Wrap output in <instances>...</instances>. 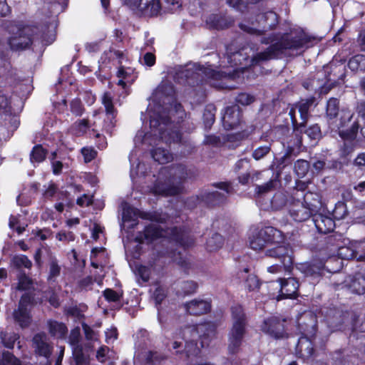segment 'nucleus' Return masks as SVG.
Here are the masks:
<instances>
[{"label":"nucleus","mask_w":365,"mask_h":365,"mask_svg":"<svg viewBox=\"0 0 365 365\" xmlns=\"http://www.w3.org/2000/svg\"><path fill=\"white\" fill-rule=\"evenodd\" d=\"M316 37L307 33L303 29L292 30L282 34L279 38L271 43L264 51L258 53L253 58L255 63L277 58L286 51H297L309 48L314 45Z\"/></svg>","instance_id":"f257e3e1"},{"label":"nucleus","mask_w":365,"mask_h":365,"mask_svg":"<svg viewBox=\"0 0 365 365\" xmlns=\"http://www.w3.org/2000/svg\"><path fill=\"white\" fill-rule=\"evenodd\" d=\"M242 74L243 71L239 68L227 73L216 71L211 66H205L198 63L195 64L192 68L178 71L175 73V78L182 80V83L190 87H195L203 84L207 79L237 81Z\"/></svg>","instance_id":"f03ea898"},{"label":"nucleus","mask_w":365,"mask_h":365,"mask_svg":"<svg viewBox=\"0 0 365 365\" xmlns=\"http://www.w3.org/2000/svg\"><path fill=\"white\" fill-rule=\"evenodd\" d=\"M232 325L227 334V353L230 356L237 354L247 332V319L244 308L240 304L231 307Z\"/></svg>","instance_id":"7ed1b4c3"},{"label":"nucleus","mask_w":365,"mask_h":365,"mask_svg":"<svg viewBox=\"0 0 365 365\" xmlns=\"http://www.w3.org/2000/svg\"><path fill=\"white\" fill-rule=\"evenodd\" d=\"M328 336L320 337H311L301 336L295 347L297 357L302 359L304 361H310L311 365H327L324 361H314V349L319 348L324 351Z\"/></svg>","instance_id":"20e7f679"},{"label":"nucleus","mask_w":365,"mask_h":365,"mask_svg":"<svg viewBox=\"0 0 365 365\" xmlns=\"http://www.w3.org/2000/svg\"><path fill=\"white\" fill-rule=\"evenodd\" d=\"M322 76V84L319 86V93L327 94L331 88L344 81L346 78V68L343 63L330 62L323 67L322 71L317 72V75Z\"/></svg>","instance_id":"39448f33"},{"label":"nucleus","mask_w":365,"mask_h":365,"mask_svg":"<svg viewBox=\"0 0 365 365\" xmlns=\"http://www.w3.org/2000/svg\"><path fill=\"white\" fill-rule=\"evenodd\" d=\"M279 24V16L272 11L258 14L255 16V23L252 22V26L245 23H240L239 27L243 31L250 34L262 36L267 31L274 30Z\"/></svg>","instance_id":"423d86ee"},{"label":"nucleus","mask_w":365,"mask_h":365,"mask_svg":"<svg viewBox=\"0 0 365 365\" xmlns=\"http://www.w3.org/2000/svg\"><path fill=\"white\" fill-rule=\"evenodd\" d=\"M331 232V235H327L321 241L319 245V250L329 257L338 252V255L344 258L343 257L345 254H348L349 250V247L346 246L349 240L343 233L334 230Z\"/></svg>","instance_id":"0eeeda50"},{"label":"nucleus","mask_w":365,"mask_h":365,"mask_svg":"<svg viewBox=\"0 0 365 365\" xmlns=\"http://www.w3.org/2000/svg\"><path fill=\"white\" fill-rule=\"evenodd\" d=\"M34 31L29 26L19 27L16 33L9 37L7 43L13 51L29 49L34 42Z\"/></svg>","instance_id":"6e6552de"},{"label":"nucleus","mask_w":365,"mask_h":365,"mask_svg":"<svg viewBox=\"0 0 365 365\" xmlns=\"http://www.w3.org/2000/svg\"><path fill=\"white\" fill-rule=\"evenodd\" d=\"M165 230L166 235L164 238L182 248L184 252L195 245V240L194 237L187 232L185 226H173Z\"/></svg>","instance_id":"1a4fd4ad"},{"label":"nucleus","mask_w":365,"mask_h":365,"mask_svg":"<svg viewBox=\"0 0 365 365\" xmlns=\"http://www.w3.org/2000/svg\"><path fill=\"white\" fill-rule=\"evenodd\" d=\"M297 329L301 336L320 337L324 335L318 333L317 316L311 311H305L297 319Z\"/></svg>","instance_id":"9d476101"},{"label":"nucleus","mask_w":365,"mask_h":365,"mask_svg":"<svg viewBox=\"0 0 365 365\" xmlns=\"http://www.w3.org/2000/svg\"><path fill=\"white\" fill-rule=\"evenodd\" d=\"M312 195L311 192L303 194L304 202H298L289 208V215L294 221L304 222L314 215L313 212L316 211L317 207L308 202L309 196Z\"/></svg>","instance_id":"9b49d317"},{"label":"nucleus","mask_w":365,"mask_h":365,"mask_svg":"<svg viewBox=\"0 0 365 365\" xmlns=\"http://www.w3.org/2000/svg\"><path fill=\"white\" fill-rule=\"evenodd\" d=\"M267 257L277 259L287 268H293V250L289 244H279L265 251Z\"/></svg>","instance_id":"f8f14e48"},{"label":"nucleus","mask_w":365,"mask_h":365,"mask_svg":"<svg viewBox=\"0 0 365 365\" xmlns=\"http://www.w3.org/2000/svg\"><path fill=\"white\" fill-rule=\"evenodd\" d=\"M32 348L36 356L49 359L52 355L53 347L48 341V337L44 331L35 334L31 339Z\"/></svg>","instance_id":"ddd939ff"},{"label":"nucleus","mask_w":365,"mask_h":365,"mask_svg":"<svg viewBox=\"0 0 365 365\" xmlns=\"http://www.w3.org/2000/svg\"><path fill=\"white\" fill-rule=\"evenodd\" d=\"M102 104L105 107L106 118L103 122V130L111 134L113 128L116 123V115L118 110L114 106L113 97L110 92H105L102 97Z\"/></svg>","instance_id":"4468645a"},{"label":"nucleus","mask_w":365,"mask_h":365,"mask_svg":"<svg viewBox=\"0 0 365 365\" xmlns=\"http://www.w3.org/2000/svg\"><path fill=\"white\" fill-rule=\"evenodd\" d=\"M279 292L278 301L284 299H297L299 296V282L295 277L279 278Z\"/></svg>","instance_id":"2eb2a0df"},{"label":"nucleus","mask_w":365,"mask_h":365,"mask_svg":"<svg viewBox=\"0 0 365 365\" xmlns=\"http://www.w3.org/2000/svg\"><path fill=\"white\" fill-rule=\"evenodd\" d=\"M222 125L225 130L237 128L242 121V110L237 104L227 106L222 115Z\"/></svg>","instance_id":"dca6fc26"},{"label":"nucleus","mask_w":365,"mask_h":365,"mask_svg":"<svg viewBox=\"0 0 365 365\" xmlns=\"http://www.w3.org/2000/svg\"><path fill=\"white\" fill-rule=\"evenodd\" d=\"M285 319L272 316L264 320L262 330L276 339L282 338L285 333Z\"/></svg>","instance_id":"f3484780"},{"label":"nucleus","mask_w":365,"mask_h":365,"mask_svg":"<svg viewBox=\"0 0 365 365\" xmlns=\"http://www.w3.org/2000/svg\"><path fill=\"white\" fill-rule=\"evenodd\" d=\"M297 268L305 277L315 279L320 278L324 274L326 266L323 260L313 259L299 264Z\"/></svg>","instance_id":"a211bd4d"},{"label":"nucleus","mask_w":365,"mask_h":365,"mask_svg":"<svg viewBox=\"0 0 365 365\" xmlns=\"http://www.w3.org/2000/svg\"><path fill=\"white\" fill-rule=\"evenodd\" d=\"M165 230L160 226L153 224L146 225L142 232H138L135 238V241L139 244H143L144 241L151 243L157 240L164 238Z\"/></svg>","instance_id":"6ab92c4d"},{"label":"nucleus","mask_w":365,"mask_h":365,"mask_svg":"<svg viewBox=\"0 0 365 365\" xmlns=\"http://www.w3.org/2000/svg\"><path fill=\"white\" fill-rule=\"evenodd\" d=\"M131 9L143 10L150 9L152 15H158L161 10L160 0H124Z\"/></svg>","instance_id":"aec40b11"},{"label":"nucleus","mask_w":365,"mask_h":365,"mask_svg":"<svg viewBox=\"0 0 365 365\" xmlns=\"http://www.w3.org/2000/svg\"><path fill=\"white\" fill-rule=\"evenodd\" d=\"M339 136L343 140V145L340 148L341 155L346 158L353 153L356 147L357 134H356V129L352 128L349 132L341 130Z\"/></svg>","instance_id":"412c9836"},{"label":"nucleus","mask_w":365,"mask_h":365,"mask_svg":"<svg viewBox=\"0 0 365 365\" xmlns=\"http://www.w3.org/2000/svg\"><path fill=\"white\" fill-rule=\"evenodd\" d=\"M46 327L49 335L54 339L66 340L68 329L64 322L56 319H48Z\"/></svg>","instance_id":"4be33fe9"},{"label":"nucleus","mask_w":365,"mask_h":365,"mask_svg":"<svg viewBox=\"0 0 365 365\" xmlns=\"http://www.w3.org/2000/svg\"><path fill=\"white\" fill-rule=\"evenodd\" d=\"M347 286L352 293L365 294V268L360 269L349 277Z\"/></svg>","instance_id":"5701e85b"},{"label":"nucleus","mask_w":365,"mask_h":365,"mask_svg":"<svg viewBox=\"0 0 365 365\" xmlns=\"http://www.w3.org/2000/svg\"><path fill=\"white\" fill-rule=\"evenodd\" d=\"M211 301L203 299H193L185 304L186 311L194 316L207 314L211 310Z\"/></svg>","instance_id":"b1692460"},{"label":"nucleus","mask_w":365,"mask_h":365,"mask_svg":"<svg viewBox=\"0 0 365 365\" xmlns=\"http://www.w3.org/2000/svg\"><path fill=\"white\" fill-rule=\"evenodd\" d=\"M237 277L238 279L244 281L245 287L248 292H255L259 289L261 286L259 279L257 275L250 274V269L248 267H245L243 269L238 271Z\"/></svg>","instance_id":"393cba45"},{"label":"nucleus","mask_w":365,"mask_h":365,"mask_svg":"<svg viewBox=\"0 0 365 365\" xmlns=\"http://www.w3.org/2000/svg\"><path fill=\"white\" fill-rule=\"evenodd\" d=\"M312 221L318 232L322 234L332 232L336 226L334 218L321 213L314 214L312 216Z\"/></svg>","instance_id":"a878e982"},{"label":"nucleus","mask_w":365,"mask_h":365,"mask_svg":"<svg viewBox=\"0 0 365 365\" xmlns=\"http://www.w3.org/2000/svg\"><path fill=\"white\" fill-rule=\"evenodd\" d=\"M354 113L351 110H342L338 124V134L341 130L349 132V130L356 129V134H358L359 123L357 120H353Z\"/></svg>","instance_id":"bb28decb"},{"label":"nucleus","mask_w":365,"mask_h":365,"mask_svg":"<svg viewBox=\"0 0 365 365\" xmlns=\"http://www.w3.org/2000/svg\"><path fill=\"white\" fill-rule=\"evenodd\" d=\"M201 200L207 207L220 206L227 202V196L218 191L201 193Z\"/></svg>","instance_id":"cd10ccee"},{"label":"nucleus","mask_w":365,"mask_h":365,"mask_svg":"<svg viewBox=\"0 0 365 365\" xmlns=\"http://www.w3.org/2000/svg\"><path fill=\"white\" fill-rule=\"evenodd\" d=\"M163 255L171 259V261L183 269L190 267L189 259L187 255L176 248L167 247L163 252Z\"/></svg>","instance_id":"c85d7f7f"},{"label":"nucleus","mask_w":365,"mask_h":365,"mask_svg":"<svg viewBox=\"0 0 365 365\" xmlns=\"http://www.w3.org/2000/svg\"><path fill=\"white\" fill-rule=\"evenodd\" d=\"M259 232H260V236L263 237L267 244L279 242L283 239L282 232L272 226L264 227Z\"/></svg>","instance_id":"c756f323"},{"label":"nucleus","mask_w":365,"mask_h":365,"mask_svg":"<svg viewBox=\"0 0 365 365\" xmlns=\"http://www.w3.org/2000/svg\"><path fill=\"white\" fill-rule=\"evenodd\" d=\"M134 215L142 220H146L160 224H165L168 220V216L166 215H163L158 211L146 212L136 209L134 212Z\"/></svg>","instance_id":"7c9ffc66"},{"label":"nucleus","mask_w":365,"mask_h":365,"mask_svg":"<svg viewBox=\"0 0 365 365\" xmlns=\"http://www.w3.org/2000/svg\"><path fill=\"white\" fill-rule=\"evenodd\" d=\"M206 24L210 29H224L230 26V23L227 21L225 16L220 14H212L209 15L206 19Z\"/></svg>","instance_id":"2f4dec72"},{"label":"nucleus","mask_w":365,"mask_h":365,"mask_svg":"<svg viewBox=\"0 0 365 365\" xmlns=\"http://www.w3.org/2000/svg\"><path fill=\"white\" fill-rule=\"evenodd\" d=\"M159 139L166 144L180 143L182 140V134L179 130H167L160 128L158 130Z\"/></svg>","instance_id":"473e14b6"},{"label":"nucleus","mask_w":365,"mask_h":365,"mask_svg":"<svg viewBox=\"0 0 365 365\" xmlns=\"http://www.w3.org/2000/svg\"><path fill=\"white\" fill-rule=\"evenodd\" d=\"M354 249L349 247L348 254H345L344 259H356L357 261H365V238L354 245Z\"/></svg>","instance_id":"72a5a7b5"},{"label":"nucleus","mask_w":365,"mask_h":365,"mask_svg":"<svg viewBox=\"0 0 365 365\" xmlns=\"http://www.w3.org/2000/svg\"><path fill=\"white\" fill-rule=\"evenodd\" d=\"M201 351L197 346V342L195 340H190L185 342L184 349L182 351H176L175 354L177 356H185L186 359L191 357H197Z\"/></svg>","instance_id":"f704fd0d"},{"label":"nucleus","mask_w":365,"mask_h":365,"mask_svg":"<svg viewBox=\"0 0 365 365\" xmlns=\"http://www.w3.org/2000/svg\"><path fill=\"white\" fill-rule=\"evenodd\" d=\"M14 319L21 328L28 327L31 322V316L28 308L18 307L14 312Z\"/></svg>","instance_id":"c9c22d12"},{"label":"nucleus","mask_w":365,"mask_h":365,"mask_svg":"<svg viewBox=\"0 0 365 365\" xmlns=\"http://www.w3.org/2000/svg\"><path fill=\"white\" fill-rule=\"evenodd\" d=\"M225 239L222 235L217 232L212 233L211 236L207 239L205 242V249L207 252H216L219 250L224 245Z\"/></svg>","instance_id":"e433bc0d"},{"label":"nucleus","mask_w":365,"mask_h":365,"mask_svg":"<svg viewBox=\"0 0 365 365\" xmlns=\"http://www.w3.org/2000/svg\"><path fill=\"white\" fill-rule=\"evenodd\" d=\"M88 309V306L86 304L81 303L79 306L74 305L70 306L64 309L63 313L67 317H73L75 322L84 320L86 317L83 314Z\"/></svg>","instance_id":"4c0bfd02"},{"label":"nucleus","mask_w":365,"mask_h":365,"mask_svg":"<svg viewBox=\"0 0 365 365\" xmlns=\"http://www.w3.org/2000/svg\"><path fill=\"white\" fill-rule=\"evenodd\" d=\"M262 0H227V4L241 13L249 11L256 4Z\"/></svg>","instance_id":"58836bf2"},{"label":"nucleus","mask_w":365,"mask_h":365,"mask_svg":"<svg viewBox=\"0 0 365 365\" xmlns=\"http://www.w3.org/2000/svg\"><path fill=\"white\" fill-rule=\"evenodd\" d=\"M153 159L159 164H165L173 160L172 154L167 149L155 148L151 150Z\"/></svg>","instance_id":"ea45409f"},{"label":"nucleus","mask_w":365,"mask_h":365,"mask_svg":"<svg viewBox=\"0 0 365 365\" xmlns=\"http://www.w3.org/2000/svg\"><path fill=\"white\" fill-rule=\"evenodd\" d=\"M196 329L197 333L200 334V336L205 339H209L210 337L214 336L216 333V326L212 322H207L198 324L196 327Z\"/></svg>","instance_id":"a19ab883"},{"label":"nucleus","mask_w":365,"mask_h":365,"mask_svg":"<svg viewBox=\"0 0 365 365\" xmlns=\"http://www.w3.org/2000/svg\"><path fill=\"white\" fill-rule=\"evenodd\" d=\"M47 154V149L44 148L41 144L35 145L30 153V160L33 163H42L46 158Z\"/></svg>","instance_id":"79ce46f5"},{"label":"nucleus","mask_w":365,"mask_h":365,"mask_svg":"<svg viewBox=\"0 0 365 365\" xmlns=\"http://www.w3.org/2000/svg\"><path fill=\"white\" fill-rule=\"evenodd\" d=\"M49 271L47 277V281L48 282H56V279L58 277L60 276L61 272V267L58 264V260L56 257L52 256L49 259Z\"/></svg>","instance_id":"37998d69"},{"label":"nucleus","mask_w":365,"mask_h":365,"mask_svg":"<svg viewBox=\"0 0 365 365\" xmlns=\"http://www.w3.org/2000/svg\"><path fill=\"white\" fill-rule=\"evenodd\" d=\"M348 67L354 72L365 71V56L357 54L352 56L348 61Z\"/></svg>","instance_id":"c03bdc74"},{"label":"nucleus","mask_w":365,"mask_h":365,"mask_svg":"<svg viewBox=\"0 0 365 365\" xmlns=\"http://www.w3.org/2000/svg\"><path fill=\"white\" fill-rule=\"evenodd\" d=\"M339 111V100L336 98H330L327 103L326 115L329 120L335 119Z\"/></svg>","instance_id":"a18cd8bd"},{"label":"nucleus","mask_w":365,"mask_h":365,"mask_svg":"<svg viewBox=\"0 0 365 365\" xmlns=\"http://www.w3.org/2000/svg\"><path fill=\"white\" fill-rule=\"evenodd\" d=\"M11 262L16 269H21L23 267L30 269L32 267L31 261L25 255H14L11 258Z\"/></svg>","instance_id":"49530a36"},{"label":"nucleus","mask_w":365,"mask_h":365,"mask_svg":"<svg viewBox=\"0 0 365 365\" xmlns=\"http://www.w3.org/2000/svg\"><path fill=\"white\" fill-rule=\"evenodd\" d=\"M17 279L18 284L16 289L19 291H28L33 285V279L24 271L19 272Z\"/></svg>","instance_id":"de8ad7c7"},{"label":"nucleus","mask_w":365,"mask_h":365,"mask_svg":"<svg viewBox=\"0 0 365 365\" xmlns=\"http://www.w3.org/2000/svg\"><path fill=\"white\" fill-rule=\"evenodd\" d=\"M0 113L5 115H11L12 106L11 97H9L4 90L0 88Z\"/></svg>","instance_id":"09e8293b"},{"label":"nucleus","mask_w":365,"mask_h":365,"mask_svg":"<svg viewBox=\"0 0 365 365\" xmlns=\"http://www.w3.org/2000/svg\"><path fill=\"white\" fill-rule=\"evenodd\" d=\"M331 215L333 218L336 220L344 219L349 215L346 203L343 200H339L335 203L334 208Z\"/></svg>","instance_id":"8fccbe9b"},{"label":"nucleus","mask_w":365,"mask_h":365,"mask_svg":"<svg viewBox=\"0 0 365 365\" xmlns=\"http://www.w3.org/2000/svg\"><path fill=\"white\" fill-rule=\"evenodd\" d=\"M302 133H305L311 140H319L322 135L321 128L318 124H314L307 128V126L302 130L301 133H298L297 136L302 135Z\"/></svg>","instance_id":"3c124183"},{"label":"nucleus","mask_w":365,"mask_h":365,"mask_svg":"<svg viewBox=\"0 0 365 365\" xmlns=\"http://www.w3.org/2000/svg\"><path fill=\"white\" fill-rule=\"evenodd\" d=\"M287 195L281 192H276L271 198V206L274 210H281L287 205Z\"/></svg>","instance_id":"603ef678"},{"label":"nucleus","mask_w":365,"mask_h":365,"mask_svg":"<svg viewBox=\"0 0 365 365\" xmlns=\"http://www.w3.org/2000/svg\"><path fill=\"white\" fill-rule=\"evenodd\" d=\"M309 169L310 163L306 160L299 159L294 163V170L299 178L305 177Z\"/></svg>","instance_id":"864d4df0"},{"label":"nucleus","mask_w":365,"mask_h":365,"mask_svg":"<svg viewBox=\"0 0 365 365\" xmlns=\"http://www.w3.org/2000/svg\"><path fill=\"white\" fill-rule=\"evenodd\" d=\"M296 110L297 108L294 104L289 110V115L291 119L293 132L295 133V135H298V133H301L302 130H304L305 125L302 120H301L299 123L297 121L296 118Z\"/></svg>","instance_id":"5fc2aeb1"},{"label":"nucleus","mask_w":365,"mask_h":365,"mask_svg":"<svg viewBox=\"0 0 365 365\" xmlns=\"http://www.w3.org/2000/svg\"><path fill=\"white\" fill-rule=\"evenodd\" d=\"M0 365H22V362L13 353L4 351L0 358Z\"/></svg>","instance_id":"6e6d98bb"},{"label":"nucleus","mask_w":365,"mask_h":365,"mask_svg":"<svg viewBox=\"0 0 365 365\" xmlns=\"http://www.w3.org/2000/svg\"><path fill=\"white\" fill-rule=\"evenodd\" d=\"M167 359V356L158 351L150 350L145 356V361L147 364L154 365L156 363H160Z\"/></svg>","instance_id":"4d7b16f0"},{"label":"nucleus","mask_w":365,"mask_h":365,"mask_svg":"<svg viewBox=\"0 0 365 365\" xmlns=\"http://www.w3.org/2000/svg\"><path fill=\"white\" fill-rule=\"evenodd\" d=\"M215 111L216 108L211 106H207L205 108L202 119L206 128H210L214 123L215 120Z\"/></svg>","instance_id":"13d9d810"},{"label":"nucleus","mask_w":365,"mask_h":365,"mask_svg":"<svg viewBox=\"0 0 365 365\" xmlns=\"http://www.w3.org/2000/svg\"><path fill=\"white\" fill-rule=\"evenodd\" d=\"M168 296V290L164 287L158 285L154 290L153 294V298L155 301V305L159 309L162 302Z\"/></svg>","instance_id":"bf43d9fd"},{"label":"nucleus","mask_w":365,"mask_h":365,"mask_svg":"<svg viewBox=\"0 0 365 365\" xmlns=\"http://www.w3.org/2000/svg\"><path fill=\"white\" fill-rule=\"evenodd\" d=\"M66 339L71 346L81 345L80 343L81 340L80 327L77 326L73 328L71 330L69 335H67Z\"/></svg>","instance_id":"052dcab7"},{"label":"nucleus","mask_w":365,"mask_h":365,"mask_svg":"<svg viewBox=\"0 0 365 365\" xmlns=\"http://www.w3.org/2000/svg\"><path fill=\"white\" fill-rule=\"evenodd\" d=\"M317 78L314 77L313 78H308L306 81H304L302 83V86L304 88H305L307 90H311V91H317L318 90L319 91V86L322 84V76L320 75H317Z\"/></svg>","instance_id":"680f3d73"},{"label":"nucleus","mask_w":365,"mask_h":365,"mask_svg":"<svg viewBox=\"0 0 365 365\" xmlns=\"http://www.w3.org/2000/svg\"><path fill=\"white\" fill-rule=\"evenodd\" d=\"M266 245L267 243L263 237L260 236L259 232L250 240V247L254 250H261L264 248Z\"/></svg>","instance_id":"e2e57ef3"},{"label":"nucleus","mask_w":365,"mask_h":365,"mask_svg":"<svg viewBox=\"0 0 365 365\" xmlns=\"http://www.w3.org/2000/svg\"><path fill=\"white\" fill-rule=\"evenodd\" d=\"M295 107L298 110L300 115L301 120L303 121L305 126L307 125L308 118L309 117V109L307 103H302L301 101L294 104Z\"/></svg>","instance_id":"0e129e2a"},{"label":"nucleus","mask_w":365,"mask_h":365,"mask_svg":"<svg viewBox=\"0 0 365 365\" xmlns=\"http://www.w3.org/2000/svg\"><path fill=\"white\" fill-rule=\"evenodd\" d=\"M198 287L197 282L187 280L182 282L180 289L184 295H190L195 293Z\"/></svg>","instance_id":"69168bd1"},{"label":"nucleus","mask_w":365,"mask_h":365,"mask_svg":"<svg viewBox=\"0 0 365 365\" xmlns=\"http://www.w3.org/2000/svg\"><path fill=\"white\" fill-rule=\"evenodd\" d=\"M103 295L108 302H117L122 298L123 292L118 293L110 288H106L103 292Z\"/></svg>","instance_id":"338daca9"},{"label":"nucleus","mask_w":365,"mask_h":365,"mask_svg":"<svg viewBox=\"0 0 365 365\" xmlns=\"http://www.w3.org/2000/svg\"><path fill=\"white\" fill-rule=\"evenodd\" d=\"M88 128L89 122L88 119L79 120L76 121L73 126L75 134L77 135H81L86 133Z\"/></svg>","instance_id":"774afa93"}]
</instances>
